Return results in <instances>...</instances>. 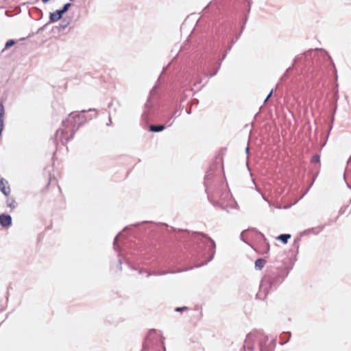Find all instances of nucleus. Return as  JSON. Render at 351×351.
Instances as JSON below:
<instances>
[{
  "label": "nucleus",
  "instance_id": "f257e3e1",
  "mask_svg": "<svg viewBox=\"0 0 351 351\" xmlns=\"http://www.w3.org/2000/svg\"><path fill=\"white\" fill-rule=\"evenodd\" d=\"M0 191L6 196L8 195L10 192L8 181L3 178L0 180Z\"/></svg>",
  "mask_w": 351,
  "mask_h": 351
},
{
  "label": "nucleus",
  "instance_id": "f03ea898",
  "mask_svg": "<svg viewBox=\"0 0 351 351\" xmlns=\"http://www.w3.org/2000/svg\"><path fill=\"white\" fill-rule=\"evenodd\" d=\"M12 218L8 215H0V224L3 227H8L11 225Z\"/></svg>",
  "mask_w": 351,
  "mask_h": 351
},
{
  "label": "nucleus",
  "instance_id": "7ed1b4c3",
  "mask_svg": "<svg viewBox=\"0 0 351 351\" xmlns=\"http://www.w3.org/2000/svg\"><path fill=\"white\" fill-rule=\"evenodd\" d=\"M62 13L60 10H56L53 13L50 14V20L52 22H56L60 20L62 16Z\"/></svg>",
  "mask_w": 351,
  "mask_h": 351
},
{
  "label": "nucleus",
  "instance_id": "20e7f679",
  "mask_svg": "<svg viewBox=\"0 0 351 351\" xmlns=\"http://www.w3.org/2000/svg\"><path fill=\"white\" fill-rule=\"evenodd\" d=\"M165 128V127L164 125H151L149 126V130L151 132H161Z\"/></svg>",
  "mask_w": 351,
  "mask_h": 351
},
{
  "label": "nucleus",
  "instance_id": "39448f33",
  "mask_svg": "<svg viewBox=\"0 0 351 351\" xmlns=\"http://www.w3.org/2000/svg\"><path fill=\"white\" fill-rule=\"evenodd\" d=\"M291 237V236L289 234H283L278 236L277 239L281 241L284 244H286Z\"/></svg>",
  "mask_w": 351,
  "mask_h": 351
},
{
  "label": "nucleus",
  "instance_id": "423d86ee",
  "mask_svg": "<svg viewBox=\"0 0 351 351\" xmlns=\"http://www.w3.org/2000/svg\"><path fill=\"white\" fill-rule=\"evenodd\" d=\"M265 263H266L265 260H264L263 258H258L255 262V267H256V268H257L258 269H261L262 268L264 267Z\"/></svg>",
  "mask_w": 351,
  "mask_h": 351
},
{
  "label": "nucleus",
  "instance_id": "0eeeda50",
  "mask_svg": "<svg viewBox=\"0 0 351 351\" xmlns=\"http://www.w3.org/2000/svg\"><path fill=\"white\" fill-rule=\"evenodd\" d=\"M7 206L9 208H10L11 210H13L16 207L17 203L16 202V201L14 199L9 198L7 199Z\"/></svg>",
  "mask_w": 351,
  "mask_h": 351
},
{
  "label": "nucleus",
  "instance_id": "6e6552de",
  "mask_svg": "<svg viewBox=\"0 0 351 351\" xmlns=\"http://www.w3.org/2000/svg\"><path fill=\"white\" fill-rule=\"evenodd\" d=\"M311 162L313 163H319L320 162V157L319 155H315L311 158Z\"/></svg>",
  "mask_w": 351,
  "mask_h": 351
},
{
  "label": "nucleus",
  "instance_id": "1a4fd4ad",
  "mask_svg": "<svg viewBox=\"0 0 351 351\" xmlns=\"http://www.w3.org/2000/svg\"><path fill=\"white\" fill-rule=\"evenodd\" d=\"M71 7V3H66L63 8L62 10H60L62 14L65 13L68 10L69 8Z\"/></svg>",
  "mask_w": 351,
  "mask_h": 351
},
{
  "label": "nucleus",
  "instance_id": "9d476101",
  "mask_svg": "<svg viewBox=\"0 0 351 351\" xmlns=\"http://www.w3.org/2000/svg\"><path fill=\"white\" fill-rule=\"evenodd\" d=\"M15 42L13 40H8L5 44V48H9L10 47L14 45Z\"/></svg>",
  "mask_w": 351,
  "mask_h": 351
},
{
  "label": "nucleus",
  "instance_id": "9b49d317",
  "mask_svg": "<svg viewBox=\"0 0 351 351\" xmlns=\"http://www.w3.org/2000/svg\"><path fill=\"white\" fill-rule=\"evenodd\" d=\"M187 310V307L186 306H183V307H178L176 308V311H178V312H182V311H186Z\"/></svg>",
  "mask_w": 351,
  "mask_h": 351
},
{
  "label": "nucleus",
  "instance_id": "f8f14e48",
  "mask_svg": "<svg viewBox=\"0 0 351 351\" xmlns=\"http://www.w3.org/2000/svg\"><path fill=\"white\" fill-rule=\"evenodd\" d=\"M70 118H71V119H74L75 120L76 119H80V114H71L70 115Z\"/></svg>",
  "mask_w": 351,
  "mask_h": 351
},
{
  "label": "nucleus",
  "instance_id": "ddd939ff",
  "mask_svg": "<svg viewBox=\"0 0 351 351\" xmlns=\"http://www.w3.org/2000/svg\"><path fill=\"white\" fill-rule=\"evenodd\" d=\"M272 94V91L268 95L267 97L265 99V101H267V99H269V97Z\"/></svg>",
  "mask_w": 351,
  "mask_h": 351
},
{
  "label": "nucleus",
  "instance_id": "4468645a",
  "mask_svg": "<svg viewBox=\"0 0 351 351\" xmlns=\"http://www.w3.org/2000/svg\"><path fill=\"white\" fill-rule=\"evenodd\" d=\"M49 1V0H42V1H43V3H47V1Z\"/></svg>",
  "mask_w": 351,
  "mask_h": 351
},
{
  "label": "nucleus",
  "instance_id": "2eb2a0df",
  "mask_svg": "<svg viewBox=\"0 0 351 351\" xmlns=\"http://www.w3.org/2000/svg\"><path fill=\"white\" fill-rule=\"evenodd\" d=\"M269 245H267V251H266V252H268V251H269Z\"/></svg>",
  "mask_w": 351,
  "mask_h": 351
}]
</instances>
